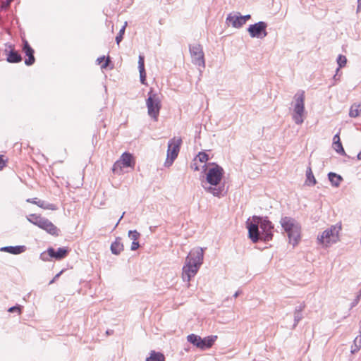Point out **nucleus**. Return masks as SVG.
I'll return each mask as SVG.
<instances>
[{
    "mask_svg": "<svg viewBox=\"0 0 361 361\" xmlns=\"http://www.w3.org/2000/svg\"><path fill=\"white\" fill-rule=\"evenodd\" d=\"M23 307L20 305H16L15 306L11 307L8 308V312L10 313H18V314H21Z\"/></svg>",
    "mask_w": 361,
    "mask_h": 361,
    "instance_id": "obj_35",
    "label": "nucleus"
},
{
    "mask_svg": "<svg viewBox=\"0 0 361 361\" xmlns=\"http://www.w3.org/2000/svg\"><path fill=\"white\" fill-rule=\"evenodd\" d=\"M361 349V331L360 334L357 336L353 341V343L351 345L350 353L351 354L357 353Z\"/></svg>",
    "mask_w": 361,
    "mask_h": 361,
    "instance_id": "obj_26",
    "label": "nucleus"
},
{
    "mask_svg": "<svg viewBox=\"0 0 361 361\" xmlns=\"http://www.w3.org/2000/svg\"><path fill=\"white\" fill-rule=\"evenodd\" d=\"M44 217L41 216L37 214H31L26 216L27 220L31 224L38 226Z\"/></svg>",
    "mask_w": 361,
    "mask_h": 361,
    "instance_id": "obj_27",
    "label": "nucleus"
},
{
    "mask_svg": "<svg viewBox=\"0 0 361 361\" xmlns=\"http://www.w3.org/2000/svg\"><path fill=\"white\" fill-rule=\"evenodd\" d=\"M27 250L25 245L5 246L0 248L1 252H8L12 255H20Z\"/></svg>",
    "mask_w": 361,
    "mask_h": 361,
    "instance_id": "obj_19",
    "label": "nucleus"
},
{
    "mask_svg": "<svg viewBox=\"0 0 361 361\" xmlns=\"http://www.w3.org/2000/svg\"><path fill=\"white\" fill-rule=\"evenodd\" d=\"M341 229V226H332L319 235L317 240L319 242L326 246L331 243H336L338 239V233Z\"/></svg>",
    "mask_w": 361,
    "mask_h": 361,
    "instance_id": "obj_9",
    "label": "nucleus"
},
{
    "mask_svg": "<svg viewBox=\"0 0 361 361\" xmlns=\"http://www.w3.org/2000/svg\"><path fill=\"white\" fill-rule=\"evenodd\" d=\"M333 146L338 154L349 157L344 150L341 141L336 140L333 142Z\"/></svg>",
    "mask_w": 361,
    "mask_h": 361,
    "instance_id": "obj_30",
    "label": "nucleus"
},
{
    "mask_svg": "<svg viewBox=\"0 0 361 361\" xmlns=\"http://www.w3.org/2000/svg\"><path fill=\"white\" fill-rule=\"evenodd\" d=\"M280 224L282 228L287 233L289 243L295 247L300 240V224L295 219L289 216L282 217L280 220Z\"/></svg>",
    "mask_w": 361,
    "mask_h": 361,
    "instance_id": "obj_4",
    "label": "nucleus"
},
{
    "mask_svg": "<svg viewBox=\"0 0 361 361\" xmlns=\"http://www.w3.org/2000/svg\"><path fill=\"white\" fill-rule=\"evenodd\" d=\"M305 92L299 90L294 96L295 104L292 118L297 125H301L305 117Z\"/></svg>",
    "mask_w": 361,
    "mask_h": 361,
    "instance_id": "obj_5",
    "label": "nucleus"
},
{
    "mask_svg": "<svg viewBox=\"0 0 361 361\" xmlns=\"http://www.w3.org/2000/svg\"><path fill=\"white\" fill-rule=\"evenodd\" d=\"M361 106V104H353L349 111V116L351 118H356L360 115V108Z\"/></svg>",
    "mask_w": 361,
    "mask_h": 361,
    "instance_id": "obj_28",
    "label": "nucleus"
},
{
    "mask_svg": "<svg viewBox=\"0 0 361 361\" xmlns=\"http://www.w3.org/2000/svg\"><path fill=\"white\" fill-rule=\"evenodd\" d=\"M327 176L331 185L335 188L339 187L341 183L343 180V178L341 175L334 172H329Z\"/></svg>",
    "mask_w": 361,
    "mask_h": 361,
    "instance_id": "obj_23",
    "label": "nucleus"
},
{
    "mask_svg": "<svg viewBox=\"0 0 361 361\" xmlns=\"http://www.w3.org/2000/svg\"><path fill=\"white\" fill-rule=\"evenodd\" d=\"M336 140L341 141L339 133H337L334 136L333 142H335Z\"/></svg>",
    "mask_w": 361,
    "mask_h": 361,
    "instance_id": "obj_45",
    "label": "nucleus"
},
{
    "mask_svg": "<svg viewBox=\"0 0 361 361\" xmlns=\"http://www.w3.org/2000/svg\"><path fill=\"white\" fill-rule=\"evenodd\" d=\"M305 183L308 186H314L317 183V180L314 178V176L310 166H308L306 171Z\"/></svg>",
    "mask_w": 361,
    "mask_h": 361,
    "instance_id": "obj_25",
    "label": "nucleus"
},
{
    "mask_svg": "<svg viewBox=\"0 0 361 361\" xmlns=\"http://www.w3.org/2000/svg\"><path fill=\"white\" fill-rule=\"evenodd\" d=\"M70 249L68 247H59L57 250H55L52 247L48 248V254L50 255V257L56 260L64 259L68 255Z\"/></svg>",
    "mask_w": 361,
    "mask_h": 361,
    "instance_id": "obj_14",
    "label": "nucleus"
},
{
    "mask_svg": "<svg viewBox=\"0 0 361 361\" xmlns=\"http://www.w3.org/2000/svg\"><path fill=\"white\" fill-rule=\"evenodd\" d=\"M190 53L193 64L204 68V54L202 46L200 44H190L189 46Z\"/></svg>",
    "mask_w": 361,
    "mask_h": 361,
    "instance_id": "obj_10",
    "label": "nucleus"
},
{
    "mask_svg": "<svg viewBox=\"0 0 361 361\" xmlns=\"http://www.w3.org/2000/svg\"><path fill=\"white\" fill-rule=\"evenodd\" d=\"M26 202L36 204L38 207H39L40 208H42L44 209H49V210H53V211L58 209V207L56 204H52V203H49L44 200H39L37 197L28 198L26 200Z\"/></svg>",
    "mask_w": 361,
    "mask_h": 361,
    "instance_id": "obj_17",
    "label": "nucleus"
},
{
    "mask_svg": "<svg viewBox=\"0 0 361 361\" xmlns=\"http://www.w3.org/2000/svg\"><path fill=\"white\" fill-rule=\"evenodd\" d=\"M146 105L149 116L157 121L161 108V100L159 94L154 92L152 89H151L148 92V97L146 99Z\"/></svg>",
    "mask_w": 361,
    "mask_h": 361,
    "instance_id": "obj_6",
    "label": "nucleus"
},
{
    "mask_svg": "<svg viewBox=\"0 0 361 361\" xmlns=\"http://www.w3.org/2000/svg\"><path fill=\"white\" fill-rule=\"evenodd\" d=\"M146 361H165V356L161 352L151 350L149 356L146 358Z\"/></svg>",
    "mask_w": 361,
    "mask_h": 361,
    "instance_id": "obj_24",
    "label": "nucleus"
},
{
    "mask_svg": "<svg viewBox=\"0 0 361 361\" xmlns=\"http://www.w3.org/2000/svg\"><path fill=\"white\" fill-rule=\"evenodd\" d=\"M138 68L140 72V82L142 84H145L147 75L145 68V56L141 54L139 55Z\"/></svg>",
    "mask_w": 361,
    "mask_h": 361,
    "instance_id": "obj_21",
    "label": "nucleus"
},
{
    "mask_svg": "<svg viewBox=\"0 0 361 361\" xmlns=\"http://www.w3.org/2000/svg\"><path fill=\"white\" fill-rule=\"evenodd\" d=\"M192 168L195 171H199V170H200L199 166H198L196 164H194V166H192Z\"/></svg>",
    "mask_w": 361,
    "mask_h": 361,
    "instance_id": "obj_47",
    "label": "nucleus"
},
{
    "mask_svg": "<svg viewBox=\"0 0 361 361\" xmlns=\"http://www.w3.org/2000/svg\"><path fill=\"white\" fill-rule=\"evenodd\" d=\"M205 180H202V186L205 191L215 197H220L226 193L225 183L222 182L224 174V169L214 162H209L203 166Z\"/></svg>",
    "mask_w": 361,
    "mask_h": 361,
    "instance_id": "obj_1",
    "label": "nucleus"
},
{
    "mask_svg": "<svg viewBox=\"0 0 361 361\" xmlns=\"http://www.w3.org/2000/svg\"><path fill=\"white\" fill-rule=\"evenodd\" d=\"M64 271V269H62L60 272H59L57 274H56V276L53 278L52 280H51L49 283V284H52L54 283L59 277L62 274V273Z\"/></svg>",
    "mask_w": 361,
    "mask_h": 361,
    "instance_id": "obj_39",
    "label": "nucleus"
},
{
    "mask_svg": "<svg viewBox=\"0 0 361 361\" xmlns=\"http://www.w3.org/2000/svg\"><path fill=\"white\" fill-rule=\"evenodd\" d=\"M196 159H198L202 163H205L209 159V157L207 152L202 151L198 153L195 160Z\"/></svg>",
    "mask_w": 361,
    "mask_h": 361,
    "instance_id": "obj_32",
    "label": "nucleus"
},
{
    "mask_svg": "<svg viewBox=\"0 0 361 361\" xmlns=\"http://www.w3.org/2000/svg\"><path fill=\"white\" fill-rule=\"evenodd\" d=\"M360 11H361V0H357V12L359 13Z\"/></svg>",
    "mask_w": 361,
    "mask_h": 361,
    "instance_id": "obj_44",
    "label": "nucleus"
},
{
    "mask_svg": "<svg viewBox=\"0 0 361 361\" xmlns=\"http://www.w3.org/2000/svg\"><path fill=\"white\" fill-rule=\"evenodd\" d=\"M110 62V60H109V58L108 57L104 63H103L102 65H101V68L102 69H106L107 68V67L109 66V63Z\"/></svg>",
    "mask_w": 361,
    "mask_h": 361,
    "instance_id": "obj_41",
    "label": "nucleus"
},
{
    "mask_svg": "<svg viewBox=\"0 0 361 361\" xmlns=\"http://www.w3.org/2000/svg\"><path fill=\"white\" fill-rule=\"evenodd\" d=\"M127 26V22L125 23L124 25L120 29L118 33L117 34L116 37V42L118 45L120 42L123 39V35L125 34L126 27Z\"/></svg>",
    "mask_w": 361,
    "mask_h": 361,
    "instance_id": "obj_31",
    "label": "nucleus"
},
{
    "mask_svg": "<svg viewBox=\"0 0 361 361\" xmlns=\"http://www.w3.org/2000/svg\"><path fill=\"white\" fill-rule=\"evenodd\" d=\"M39 258L40 259H42V261H44V262H47V261H49L50 260V255L48 254V249L42 252L40 254V256H39Z\"/></svg>",
    "mask_w": 361,
    "mask_h": 361,
    "instance_id": "obj_36",
    "label": "nucleus"
},
{
    "mask_svg": "<svg viewBox=\"0 0 361 361\" xmlns=\"http://www.w3.org/2000/svg\"><path fill=\"white\" fill-rule=\"evenodd\" d=\"M121 241V237H116L115 241L111 243L110 250L112 254L118 255L123 250L124 246Z\"/></svg>",
    "mask_w": 361,
    "mask_h": 361,
    "instance_id": "obj_20",
    "label": "nucleus"
},
{
    "mask_svg": "<svg viewBox=\"0 0 361 361\" xmlns=\"http://www.w3.org/2000/svg\"><path fill=\"white\" fill-rule=\"evenodd\" d=\"M267 23L264 21H259L250 25L247 32L252 38L263 39L267 35Z\"/></svg>",
    "mask_w": 361,
    "mask_h": 361,
    "instance_id": "obj_11",
    "label": "nucleus"
},
{
    "mask_svg": "<svg viewBox=\"0 0 361 361\" xmlns=\"http://www.w3.org/2000/svg\"><path fill=\"white\" fill-rule=\"evenodd\" d=\"M357 158L358 160H361V151L358 153Z\"/></svg>",
    "mask_w": 361,
    "mask_h": 361,
    "instance_id": "obj_49",
    "label": "nucleus"
},
{
    "mask_svg": "<svg viewBox=\"0 0 361 361\" xmlns=\"http://www.w3.org/2000/svg\"><path fill=\"white\" fill-rule=\"evenodd\" d=\"M22 51L26 57L25 59V64L27 66L33 65L35 62V58L34 56L35 50L26 39H23Z\"/></svg>",
    "mask_w": 361,
    "mask_h": 361,
    "instance_id": "obj_13",
    "label": "nucleus"
},
{
    "mask_svg": "<svg viewBox=\"0 0 361 361\" xmlns=\"http://www.w3.org/2000/svg\"><path fill=\"white\" fill-rule=\"evenodd\" d=\"M342 75V73L341 72L340 73V69L339 68H336V74L333 76V80H334V83H333L332 85H334L335 83L337 82V81H339L340 80V78H341V76Z\"/></svg>",
    "mask_w": 361,
    "mask_h": 361,
    "instance_id": "obj_37",
    "label": "nucleus"
},
{
    "mask_svg": "<svg viewBox=\"0 0 361 361\" xmlns=\"http://www.w3.org/2000/svg\"><path fill=\"white\" fill-rule=\"evenodd\" d=\"M5 45L6 49L4 50V54L6 56V61L11 63L21 62L23 58L19 51L15 49L14 45L9 43L6 44Z\"/></svg>",
    "mask_w": 361,
    "mask_h": 361,
    "instance_id": "obj_12",
    "label": "nucleus"
},
{
    "mask_svg": "<svg viewBox=\"0 0 361 361\" xmlns=\"http://www.w3.org/2000/svg\"><path fill=\"white\" fill-rule=\"evenodd\" d=\"M217 339V336H209L204 338H200V344L198 348L204 350L212 348L214 342Z\"/></svg>",
    "mask_w": 361,
    "mask_h": 361,
    "instance_id": "obj_18",
    "label": "nucleus"
},
{
    "mask_svg": "<svg viewBox=\"0 0 361 361\" xmlns=\"http://www.w3.org/2000/svg\"><path fill=\"white\" fill-rule=\"evenodd\" d=\"M106 59L105 56H100L97 58V64H101Z\"/></svg>",
    "mask_w": 361,
    "mask_h": 361,
    "instance_id": "obj_43",
    "label": "nucleus"
},
{
    "mask_svg": "<svg viewBox=\"0 0 361 361\" xmlns=\"http://www.w3.org/2000/svg\"><path fill=\"white\" fill-rule=\"evenodd\" d=\"M336 61L338 66V68L341 69V68H343L346 65L347 59L344 55L339 54L337 57Z\"/></svg>",
    "mask_w": 361,
    "mask_h": 361,
    "instance_id": "obj_33",
    "label": "nucleus"
},
{
    "mask_svg": "<svg viewBox=\"0 0 361 361\" xmlns=\"http://www.w3.org/2000/svg\"><path fill=\"white\" fill-rule=\"evenodd\" d=\"M226 21V23L231 24L235 28H240L245 25L241 18V14L238 12L229 13Z\"/></svg>",
    "mask_w": 361,
    "mask_h": 361,
    "instance_id": "obj_16",
    "label": "nucleus"
},
{
    "mask_svg": "<svg viewBox=\"0 0 361 361\" xmlns=\"http://www.w3.org/2000/svg\"><path fill=\"white\" fill-rule=\"evenodd\" d=\"M6 166V161L3 155H0V170H2Z\"/></svg>",
    "mask_w": 361,
    "mask_h": 361,
    "instance_id": "obj_40",
    "label": "nucleus"
},
{
    "mask_svg": "<svg viewBox=\"0 0 361 361\" xmlns=\"http://www.w3.org/2000/svg\"><path fill=\"white\" fill-rule=\"evenodd\" d=\"M38 227L46 231L48 233L52 235H59V229L46 218H44L43 220L39 222Z\"/></svg>",
    "mask_w": 361,
    "mask_h": 361,
    "instance_id": "obj_15",
    "label": "nucleus"
},
{
    "mask_svg": "<svg viewBox=\"0 0 361 361\" xmlns=\"http://www.w3.org/2000/svg\"><path fill=\"white\" fill-rule=\"evenodd\" d=\"M200 338L201 337L197 334H191L187 336V341L188 342H189L190 343L192 344L194 346L198 348Z\"/></svg>",
    "mask_w": 361,
    "mask_h": 361,
    "instance_id": "obj_29",
    "label": "nucleus"
},
{
    "mask_svg": "<svg viewBox=\"0 0 361 361\" xmlns=\"http://www.w3.org/2000/svg\"><path fill=\"white\" fill-rule=\"evenodd\" d=\"M241 293H242V291H241V290H237V291L234 293L233 297H234V298H237V297H238V295H240Z\"/></svg>",
    "mask_w": 361,
    "mask_h": 361,
    "instance_id": "obj_46",
    "label": "nucleus"
},
{
    "mask_svg": "<svg viewBox=\"0 0 361 361\" xmlns=\"http://www.w3.org/2000/svg\"><path fill=\"white\" fill-rule=\"evenodd\" d=\"M182 144L180 137H173L168 142L167 157L165 162L166 166L172 165L175 159L177 158Z\"/></svg>",
    "mask_w": 361,
    "mask_h": 361,
    "instance_id": "obj_8",
    "label": "nucleus"
},
{
    "mask_svg": "<svg viewBox=\"0 0 361 361\" xmlns=\"http://www.w3.org/2000/svg\"><path fill=\"white\" fill-rule=\"evenodd\" d=\"M125 214V212L123 213L122 216H121L120 219H118V222L116 223L115 227H116L118 226V224H119V222L121 221V220L122 219V218L123 217Z\"/></svg>",
    "mask_w": 361,
    "mask_h": 361,
    "instance_id": "obj_48",
    "label": "nucleus"
},
{
    "mask_svg": "<svg viewBox=\"0 0 361 361\" xmlns=\"http://www.w3.org/2000/svg\"><path fill=\"white\" fill-rule=\"evenodd\" d=\"M128 237L133 240V241H138V239L140 237V233L136 230H130L128 231Z\"/></svg>",
    "mask_w": 361,
    "mask_h": 361,
    "instance_id": "obj_34",
    "label": "nucleus"
},
{
    "mask_svg": "<svg viewBox=\"0 0 361 361\" xmlns=\"http://www.w3.org/2000/svg\"><path fill=\"white\" fill-rule=\"evenodd\" d=\"M241 18L243 19L244 24H245L246 22L251 18V16L250 14L245 15V16L241 15Z\"/></svg>",
    "mask_w": 361,
    "mask_h": 361,
    "instance_id": "obj_42",
    "label": "nucleus"
},
{
    "mask_svg": "<svg viewBox=\"0 0 361 361\" xmlns=\"http://www.w3.org/2000/svg\"><path fill=\"white\" fill-rule=\"evenodd\" d=\"M305 305L304 302L300 303L298 306H296L294 310V324L293 329L295 328L298 322L303 318L302 312L304 310Z\"/></svg>",
    "mask_w": 361,
    "mask_h": 361,
    "instance_id": "obj_22",
    "label": "nucleus"
},
{
    "mask_svg": "<svg viewBox=\"0 0 361 361\" xmlns=\"http://www.w3.org/2000/svg\"><path fill=\"white\" fill-rule=\"evenodd\" d=\"M135 165V157L133 154L125 152H123L120 159L117 160L112 167V171L114 173H123V168L134 169Z\"/></svg>",
    "mask_w": 361,
    "mask_h": 361,
    "instance_id": "obj_7",
    "label": "nucleus"
},
{
    "mask_svg": "<svg viewBox=\"0 0 361 361\" xmlns=\"http://www.w3.org/2000/svg\"><path fill=\"white\" fill-rule=\"evenodd\" d=\"M203 258L204 250L202 247L194 248L189 252L183 267V281H190L195 276L203 262Z\"/></svg>",
    "mask_w": 361,
    "mask_h": 361,
    "instance_id": "obj_3",
    "label": "nucleus"
},
{
    "mask_svg": "<svg viewBox=\"0 0 361 361\" xmlns=\"http://www.w3.org/2000/svg\"><path fill=\"white\" fill-rule=\"evenodd\" d=\"M140 247V243L138 241H133L130 247L132 251H135Z\"/></svg>",
    "mask_w": 361,
    "mask_h": 361,
    "instance_id": "obj_38",
    "label": "nucleus"
},
{
    "mask_svg": "<svg viewBox=\"0 0 361 361\" xmlns=\"http://www.w3.org/2000/svg\"><path fill=\"white\" fill-rule=\"evenodd\" d=\"M248 238L253 243L268 242L274 236V226L267 216L254 215L246 221Z\"/></svg>",
    "mask_w": 361,
    "mask_h": 361,
    "instance_id": "obj_2",
    "label": "nucleus"
}]
</instances>
